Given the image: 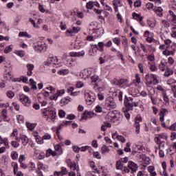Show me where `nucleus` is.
<instances>
[{"mask_svg":"<svg viewBox=\"0 0 176 176\" xmlns=\"http://www.w3.org/2000/svg\"><path fill=\"white\" fill-rule=\"evenodd\" d=\"M103 107L107 109V111H112V109H116L118 105L116 104V102L113 98L109 97L106 99Z\"/></svg>","mask_w":176,"mask_h":176,"instance_id":"obj_1","label":"nucleus"},{"mask_svg":"<svg viewBox=\"0 0 176 176\" xmlns=\"http://www.w3.org/2000/svg\"><path fill=\"white\" fill-rule=\"evenodd\" d=\"M33 49L35 52H39L40 53H45L47 50V46L46 43L43 41H38L33 45Z\"/></svg>","mask_w":176,"mask_h":176,"instance_id":"obj_2","label":"nucleus"},{"mask_svg":"<svg viewBox=\"0 0 176 176\" xmlns=\"http://www.w3.org/2000/svg\"><path fill=\"white\" fill-rule=\"evenodd\" d=\"M124 104L127 111H133L134 109V99L131 97L124 96Z\"/></svg>","mask_w":176,"mask_h":176,"instance_id":"obj_3","label":"nucleus"},{"mask_svg":"<svg viewBox=\"0 0 176 176\" xmlns=\"http://www.w3.org/2000/svg\"><path fill=\"white\" fill-rule=\"evenodd\" d=\"M95 74L96 70L93 68L84 69L82 72L80 73V78H81V79H84V80H86L87 78H91V76H93V75Z\"/></svg>","mask_w":176,"mask_h":176,"instance_id":"obj_4","label":"nucleus"},{"mask_svg":"<svg viewBox=\"0 0 176 176\" xmlns=\"http://www.w3.org/2000/svg\"><path fill=\"white\" fill-rule=\"evenodd\" d=\"M43 113L45 116L49 115L51 118V121H52L53 123L56 122V119H57V111H56V109L50 107L47 109V111H44Z\"/></svg>","mask_w":176,"mask_h":176,"instance_id":"obj_5","label":"nucleus"},{"mask_svg":"<svg viewBox=\"0 0 176 176\" xmlns=\"http://www.w3.org/2000/svg\"><path fill=\"white\" fill-rule=\"evenodd\" d=\"M52 64H53L54 67L56 68L61 67V62L60 60H58V58H57V56L50 57L47 62H45V65H50Z\"/></svg>","mask_w":176,"mask_h":176,"instance_id":"obj_6","label":"nucleus"},{"mask_svg":"<svg viewBox=\"0 0 176 176\" xmlns=\"http://www.w3.org/2000/svg\"><path fill=\"white\" fill-rule=\"evenodd\" d=\"M91 84L94 86V90H100V78L96 73L93 74L91 77Z\"/></svg>","mask_w":176,"mask_h":176,"instance_id":"obj_7","label":"nucleus"},{"mask_svg":"<svg viewBox=\"0 0 176 176\" xmlns=\"http://www.w3.org/2000/svg\"><path fill=\"white\" fill-rule=\"evenodd\" d=\"M166 115H168V110L166 109L162 108L160 109V111L159 113L160 116V122H161V125L164 129H166V123L164 122V116Z\"/></svg>","mask_w":176,"mask_h":176,"instance_id":"obj_8","label":"nucleus"},{"mask_svg":"<svg viewBox=\"0 0 176 176\" xmlns=\"http://www.w3.org/2000/svg\"><path fill=\"white\" fill-rule=\"evenodd\" d=\"M85 97L87 105H91L96 101V95L91 92L86 93Z\"/></svg>","mask_w":176,"mask_h":176,"instance_id":"obj_9","label":"nucleus"},{"mask_svg":"<svg viewBox=\"0 0 176 176\" xmlns=\"http://www.w3.org/2000/svg\"><path fill=\"white\" fill-rule=\"evenodd\" d=\"M19 101L25 105V107H30L31 105V100L25 94L19 95Z\"/></svg>","mask_w":176,"mask_h":176,"instance_id":"obj_10","label":"nucleus"},{"mask_svg":"<svg viewBox=\"0 0 176 176\" xmlns=\"http://www.w3.org/2000/svg\"><path fill=\"white\" fill-rule=\"evenodd\" d=\"M115 85H117V86H119V87L126 89V87H129V80H127L126 78L116 80Z\"/></svg>","mask_w":176,"mask_h":176,"instance_id":"obj_11","label":"nucleus"},{"mask_svg":"<svg viewBox=\"0 0 176 176\" xmlns=\"http://www.w3.org/2000/svg\"><path fill=\"white\" fill-rule=\"evenodd\" d=\"M167 85L171 86L173 97L176 98V80L174 78H169L167 80Z\"/></svg>","mask_w":176,"mask_h":176,"instance_id":"obj_12","label":"nucleus"},{"mask_svg":"<svg viewBox=\"0 0 176 176\" xmlns=\"http://www.w3.org/2000/svg\"><path fill=\"white\" fill-rule=\"evenodd\" d=\"M128 168L131 170V174H134V173H137V170H138V164L133 161H129L128 162Z\"/></svg>","mask_w":176,"mask_h":176,"instance_id":"obj_13","label":"nucleus"},{"mask_svg":"<svg viewBox=\"0 0 176 176\" xmlns=\"http://www.w3.org/2000/svg\"><path fill=\"white\" fill-rule=\"evenodd\" d=\"M65 93V91H64V89L57 90L55 94L50 96V100H51V101H57L58 97H61Z\"/></svg>","mask_w":176,"mask_h":176,"instance_id":"obj_14","label":"nucleus"},{"mask_svg":"<svg viewBox=\"0 0 176 176\" xmlns=\"http://www.w3.org/2000/svg\"><path fill=\"white\" fill-rule=\"evenodd\" d=\"M97 44H92L91 45V47L89 50L88 54L89 56H97Z\"/></svg>","mask_w":176,"mask_h":176,"instance_id":"obj_15","label":"nucleus"},{"mask_svg":"<svg viewBox=\"0 0 176 176\" xmlns=\"http://www.w3.org/2000/svg\"><path fill=\"white\" fill-rule=\"evenodd\" d=\"M72 123V122L71 121H63V122L58 126L56 127V134H58L60 133V130H61V129H63L64 126H69Z\"/></svg>","mask_w":176,"mask_h":176,"instance_id":"obj_16","label":"nucleus"},{"mask_svg":"<svg viewBox=\"0 0 176 176\" xmlns=\"http://www.w3.org/2000/svg\"><path fill=\"white\" fill-rule=\"evenodd\" d=\"M85 52L84 50L78 52H71L69 54V56L70 57H85Z\"/></svg>","mask_w":176,"mask_h":176,"instance_id":"obj_17","label":"nucleus"},{"mask_svg":"<svg viewBox=\"0 0 176 176\" xmlns=\"http://www.w3.org/2000/svg\"><path fill=\"white\" fill-rule=\"evenodd\" d=\"M26 68L28 69L27 75L28 76H32V71H34V68H35V66L32 63H28L26 65Z\"/></svg>","mask_w":176,"mask_h":176,"instance_id":"obj_18","label":"nucleus"},{"mask_svg":"<svg viewBox=\"0 0 176 176\" xmlns=\"http://www.w3.org/2000/svg\"><path fill=\"white\" fill-rule=\"evenodd\" d=\"M94 113L91 111H85L81 119H84L85 120H87V119H89L90 118H93Z\"/></svg>","mask_w":176,"mask_h":176,"instance_id":"obj_19","label":"nucleus"},{"mask_svg":"<svg viewBox=\"0 0 176 176\" xmlns=\"http://www.w3.org/2000/svg\"><path fill=\"white\" fill-rule=\"evenodd\" d=\"M45 156L46 157H50V156L54 157V156H57V153L56 151H53L51 148H48L46 151Z\"/></svg>","mask_w":176,"mask_h":176,"instance_id":"obj_20","label":"nucleus"},{"mask_svg":"<svg viewBox=\"0 0 176 176\" xmlns=\"http://www.w3.org/2000/svg\"><path fill=\"white\" fill-rule=\"evenodd\" d=\"M1 116L4 120V122H9L10 119L8 118V110L6 109H3L1 111Z\"/></svg>","mask_w":176,"mask_h":176,"instance_id":"obj_21","label":"nucleus"},{"mask_svg":"<svg viewBox=\"0 0 176 176\" xmlns=\"http://www.w3.org/2000/svg\"><path fill=\"white\" fill-rule=\"evenodd\" d=\"M147 25L150 28H155L156 27V21L153 19H147Z\"/></svg>","mask_w":176,"mask_h":176,"instance_id":"obj_22","label":"nucleus"},{"mask_svg":"<svg viewBox=\"0 0 176 176\" xmlns=\"http://www.w3.org/2000/svg\"><path fill=\"white\" fill-rule=\"evenodd\" d=\"M66 65L67 67H74L75 65V60L71 57L67 58Z\"/></svg>","mask_w":176,"mask_h":176,"instance_id":"obj_23","label":"nucleus"},{"mask_svg":"<svg viewBox=\"0 0 176 176\" xmlns=\"http://www.w3.org/2000/svg\"><path fill=\"white\" fill-rule=\"evenodd\" d=\"M116 56L118 60H121L122 64H125L126 60L124 59V56L123 55V54L121 53L120 51H117Z\"/></svg>","mask_w":176,"mask_h":176,"instance_id":"obj_24","label":"nucleus"},{"mask_svg":"<svg viewBox=\"0 0 176 176\" xmlns=\"http://www.w3.org/2000/svg\"><path fill=\"white\" fill-rule=\"evenodd\" d=\"M132 17L134 20H137V21H139V23H141V21H142V16H141V15L138 14L137 12H133Z\"/></svg>","mask_w":176,"mask_h":176,"instance_id":"obj_25","label":"nucleus"},{"mask_svg":"<svg viewBox=\"0 0 176 176\" xmlns=\"http://www.w3.org/2000/svg\"><path fill=\"white\" fill-rule=\"evenodd\" d=\"M153 10L158 17H163V8L162 7H158L157 9L154 8Z\"/></svg>","mask_w":176,"mask_h":176,"instance_id":"obj_26","label":"nucleus"},{"mask_svg":"<svg viewBox=\"0 0 176 176\" xmlns=\"http://www.w3.org/2000/svg\"><path fill=\"white\" fill-rule=\"evenodd\" d=\"M104 42L100 41L96 45V49L98 50V52H100V53H102L104 52Z\"/></svg>","mask_w":176,"mask_h":176,"instance_id":"obj_27","label":"nucleus"},{"mask_svg":"<svg viewBox=\"0 0 176 176\" xmlns=\"http://www.w3.org/2000/svg\"><path fill=\"white\" fill-rule=\"evenodd\" d=\"M58 75H62V76H65L69 74V69H62L57 72Z\"/></svg>","mask_w":176,"mask_h":176,"instance_id":"obj_28","label":"nucleus"},{"mask_svg":"<svg viewBox=\"0 0 176 176\" xmlns=\"http://www.w3.org/2000/svg\"><path fill=\"white\" fill-rule=\"evenodd\" d=\"M69 102H71V97L67 96L66 98H63L60 100V104L61 105H67Z\"/></svg>","mask_w":176,"mask_h":176,"instance_id":"obj_29","label":"nucleus"},{"mask_svg":"<svg viewBox=\"0 0 176 176\" xmlns=\"http://www.w3.org/2000/svg\"><path fill=\"white\" fill-rule=\"evenodd\" d=\"M21 140L22 141V145L26 146L28 144V138L25 135H21Z\"/></svg>","mask_w":176,"mask_h":176,"instance_id":"obj_30","label":"nucleus"},{"mask_svg":"<svg viewBox=\"0 0 176 176\" xmlns=\"http://www.w3.org/2000/svg\"><path fill=\"white\" fill-rule=\"evenodd\" d=\"M12 166L13 167V173L16 175L19 173V164L17 162H12Z\"/></svg>","mask_w":176,"mask_h":176,"instance_id":"obj_31","label":"nucleus"},{"mask_svg":"<svg viewBox=\"0 0 176 176\" xmlns=\"http://www.w3.org/2000/svg\"><path fill=\"white\" fill-rule=\"evenodd\" d=\"M19 36L20 38H23V36H25L26 38H28L30 39V38H32V36L28 34L27 32H20L19 34Z\"/></svg>","mask_w":176,"mask_h":176,"instance_id":"obj_32","label":"nucleus"},{"mask_svg":"<svg viewBox=\"0 0 176 176\" xmlns=\"http://www.w3.org/2000/svg\"><path fill=\"white\" fill-rule=\"evenodd\" d=\"M108 116H110V118H112L111 120L113 122H114V120H116V122H119V118L116 117V115H115V113L113 111L109 112Z\"/></svg>","mask_w":176,"mask_h":176,"instance_id":"obj_33","label":"nucleus"},{"mask_svg":"<svg viewBox=\"0 0 176 176\" xmlns=\"http://www.w3.org/2000/svg\"><path fill=\"white\" fill-rule=\"evenodd\" d=\"M109 153V147L107 145H103L101 147V153L102 155H105V153Z\"/></svg>","mask_w":176,"mask_h":176,"instance_id":"obj_34","label":"nucleus"},{"mask_svg":"<svg viewBox=\"0 0 176 176\" xmlns=\"http://www.w3.org/2000/svg\"><path fill=\"white\" fill-rule=\"evenodd\" d=\"M61 144H58L54 146V149L56 152H58L59 155H63V148Z\"/></svg>","mask_w":176,"mask_h":176,"instance_id":"obj_35","label":"nucleus"},{"mask_svg":"<svg viewBox=\"0 0 176 176\" xmlns=\"http://www.w3.org/2000/svg\"><path fill=\"white\" fill-rule=\"evenodd\" d=\"M151 80L153 85L159 84V80L157 79V76L156 74H151Z\"/></svg>","mask_w":176,"mask_h":176,"instance_id":"obj_36","label":"nucleus"},{"mask_svg":"<svg viewBox=\"0 0 176 176\" xmlns=\"http://www.w3.org/2000/svg\"><path fill=\"white\" fill-rule=\"evenodd\" d=\"M30 82L31 89L32 90H36L38 89L37 87H36V82H35L34 80V79L30 78Z\"/></svg>","mask_w":176,"mask_h":176,"instance_id":"obj_37","label":"nucleus"},{"mask_svg":"<svg viewBox=\"0 0 176 176\" xmlns=\"http://www.w3.org/2000/svg\"><path fill=\"white\" fill-rule=\"evenodd\" d=\"M152 74H146L144 77L145 80L147 82L148 85H152Z\"/></svg>","mask_w":176,"mask_h":176,"instance_id":"obj_38","label":"nucleus"},{"mask_svg":"<svg viewBox=\"0 0 176 176\" xmlns=\"http://www.w3.org/2000/svg\"><path fill=\"white\" fill-rule=\"evenodd\" d=\"M166 68H167V63L161 62L159 65V69L163 72L166 70Z\"/></svg>","mask_w":176,"mask_h":176,"instance_id":"obj_39","label":"nucleus"},{"mask_svg":"<svg viewBox=\"0 0 176 176\" xmlns=\"http://www.w3.org/2000/svg\"><path fill=\"white\" fill-rule=\"evenodd\" d=\"M86 8H87V9L91 10V9H93V8H94V1H89V2H87L86 3Z\"/></svg>","mask_w":176,"mask_h":176,"instance_id":"obj_40","label":"nucleus"},{"mask_svg":"<svg viewBox=\"0 0 176 176\" xmlns=\"http://www.w3.org/2000/svg\"><path fill=\"white\" fill-rule=\"evenodd\" d=\"M173 74H174V72H173L171 69L167 68L166 72H164V76H166V78H168V76H171Z\"/></svg>","mask_w":176,"mask_h":176,"instance_id":"obj_41","label":"nucleus"},{"mask_svg":"<svg viewBox=\"0 0 176 176\" xmlns=\"http://www.w3.org/2000/svg\"><path fill=\"white\" fill-rule=\"evenodd\" d=\"M59 172L60 173V176L67 175L68 174V170H67V168L64 166L60 168V171Z\"/></svg>","mask_w":176,"mask_h":176,"instance_id":"obj_42","label":"nucleus"},{"mask_svg":"<svg viewBox=\"0 0 176 176\" xmlns=\"http://www.w3.org/2000/svg\"><path fill=\"white\" fill-rule=\"evenodd\" d=\"M11 158L12 160H17V159H19V153H17V151H12Z\"/></svg>","mask_w":176,"mask_h":176,"instance_id":"obj_43","label":"nucleus"},{"mask_svg":"<svg viewBox=\"0 0 176 176\" xmlns=\"http://www.w3.org/2000/svg\"><path fill=\"white\" fill-rule=\"evenodd\" d=\"M12 50H13V45H10L5 47L3 53H5L6 54H8V53H10Z\"/></svg>","mask_w":176,"mask_h":176,"instance_id":"obj_44","label":"nucleus"},{"mask_svg":"<svg viewBox=\"0 0 176 176\" xmlns=\"http://www.w3.org/2000/svg\"><path fill=\"white\" fill-rule=\"evenodd\" d=\"M129 91L131 92V96H135V94H137V92L138 91V89H137L135 87H130Z\"/></svg>","mask_w":176,"mask_h":176,"instance_id":"obj_45","label":"nucleus"},{"mask_svg":"<svg viewBox=\"0 0 176 176\" xmlns=\"http://www.w3.org/2000/svg\"><path fill=\"white\" fill-rule=\"evenodd\" d=\"M154 140L156 142V144L157 145H159V149H160V145H162L163 144H164V142L160 140V138L159 136L158 137H155Z\"/></svg>","mask_w":176,"mask_h":176,"instance_id":"obj_46","label":"nucleus"},{"mask_svg":"<svg viewBox=\"0 0 176 176\" xmlns=\"http://www.w3.org/2000/svg\"><path fill=\"white\" fill-rule=\"evenodd\" d=\"M6 94L7 97L10 99H12V98H13V97H14V92H13V91H12V90L7 91Z\"/></svg>","mask_w":176,"mask_h":176,"instance_id":"obj_47","label":"nucleus"},{"mask_svg":"<svg viewBox=\"0 0 176 176\" xmlns=\"http://www.w3.org/2000/svg\"><path fill=\"white\" fill-rule=\"evenodd\" d=\"M14 53L16 54V56H19V57H21V58L25 56V52L23 50L16 51Z\"/></svg>","mask_w":176,"mask_h":176,"instance_id":"obj_48","label":"nucleus"},{"mask_svg":"<svg viewBox=\"0 0 176 176\" xmlns=\"http://www.w3.org/2000/svg\"><path fill=\"white\" fill-rule=\"evenodd\" d=\"M134 127L135 129H135L136 134H140V130L141 129L140 122H135Z\"/></svg>","mask_w":176,"mask_h":176,"instance_id":"obj_49","label":"nucleus"},{"mask_svg":"<svg viewBox=\"0 0 176 176\" xmlns=\"http://www.w3.org/2000/svg\"><path fill=\"white\" fill-rule=\"evenodd\" d=\"M122 43L124 46V47H127L128 45H129V42L127 41V38L126 37V36H122Z\"/></svg>","mask_w":176,"mask_h":176,"instance_id":"obj_50","label":"nucleus"},{"mask_svg":"<svg viewBox=\"0 0 176 176\" xmlns=\"http://www.w3.org/2000/svg\"><path fill=\"white\" fill-rule=\"evenodd\" d=\"M112 41L116 46H120V38L115 37L112 38Z\"/></svg>","mask_w":176,"mask_h":176,"instance_id":"obj_51","label":"nucleus"},{"mask_svg":"<svg viewBox=\"0 0 176 176\" xmlns=\"http://www.w3.org/2000/svg\"><path fill=\"white\" fill-rule=\"evenodd\" d=\"M149 69L151 71V72H155V71H157V67L155 63H152L150 64Z\"/></svg>","mask_w":176,"mask_h":176,"instance_id":"obj_52","label":"nucleus"},{"mask_svg":"<svg viewBox=\"0 0 176 176\" xmlns=\"http://www.w3.org/2000/svg\"><path fill=\"white\" fill-rule=\"evenodd\" d=\"M65 35L67 36H74V32L72 28L67 29L65 32Z\"/></svg>","mask_w":176,"mask_h":176,"instance_id":"obj_53","label":"nucleus"},{"mask_svg":"<svg viewBox=\"0 0 176 176\" xmlns=\"http://www.w3.org/2000/svg\"><path fill=\"white\" fill-rule=\"evenodd\" d=\"M116 167L117 170H122L123 168V165L121 161H117L116 164Z\"/></svg>","mask_w":176,"mask_h":176,"instance_id":"obj_54","label":"nucleus"},{"mask_svg":"<svg viewBox=\"0 0 176 176\" xmlns=\"http://www.w3.org/2000/svg\"><path fill=\"white\" fill-rule=\"evenodd\" d=\"M95 112H96L97 113H101V112H102V107H101V105L100 104L96 106Z\"/></svg>","mask_w":176,"mask_h":176,"instance_id":"obj_55","label":"nucleus"},{"mask_svg":"<svg viewBox=\"0 0 176 176\" xmlns=\"http://www.w3.org/2000/svg\"><path fill=\"white\" fill-rule=\"evenodd\" d=\"M35 140L36 142H37L40 145H42L45 143V142L43 141V138H41V136L37 137Z\"/></svg>","mask_w":176,"mask_h":176,"instance_id":"obj_56","label":"nucleus"},{"mask_svg":"<svg viewBox=\"0 0 176 176\" xmlns=\"http://www.w3.org/2000/svg\"><path fill=\"white\" fill-rule=\"evenodd\" d=\"M130 142H126V146L124 148V152L129 153L131 152V148H130Z\"/></svg>","mask_w":176,"mask_h":176,"instance_id":"obj_57","label":"nucleus"},{"mask_svg":"<svg viewBox=\"0 0 176 176\" xmlns=\"http://www.w3.org/2000/svg\"><path fill=\"white\" fill-rule=\"evenodd\" d=\"M150 91H151V92H149L148 97L151 99V100H152L153 98V96H153V94H155V89L153 87H151Z\"/></svg>","mask_w":176,"mask_h":176,"instance_id":"obj_58","label":"nucleus"},{"mask_svg":"<svg viewBox=\"0 0 176 176\" xmlns=\"http://www.w3.org/2000/svg\"><path fill=\"white\" fill-rule=\"evenodd\" d=\"M16 119L19 122V123H24V116L21 115H17Z\"/></svg>","mask_w":176,"mask_h":176,"instance_id":"obj_59","label":"nucleus"},{"mask_svg":"<svg viewBox=\"0 0 176 176\" xmlns=\"http://www.w3.org/2000/svg\"><path fill=\"white\" fill-rule=\"evenodd\" d=\"M157 135H158V137H160V139L161 138V140H165L166 141H167V133H162Z\"/></svg>","mask_w":176,"mask_h":176,"instance_id":"obj_60","label":"nucleus"},{"mask_svg":"<svg viewBox=\"0 0 176 176\" xmlns=\"http://www.w3.org/2000/svg\"><path fill=\"white\" fill-rule=\"evenodd\" d=\"M26 126L28 129H29V130H30V131H32V130L35 129V125L28 122H26Z\"/></svg>","mask_w":176,"mask_h":176,"instance_id":"obj_61","label":"nucleus"},{"mask_svg":"<svg viewBox=\"0 0 176 176\" xmlns=\"http://www.w3.org/2000/svg\"><path fill=\"white\" fill-rule=\"evenodd\" d=\"M129 110H127V109H125L124 111V115L126 119V120H130V113H129Z\"/></svg>","mask_w":176,"mask_h":176,"instance_id":"obj_62","label":"nucleus"},{"mask_svg":"<svg viewBox=\"0 0 176 176\" xmlns=\"http://www.w3.org/2000/svg\"><path fill=\"white\" fill-rule=\"evenodd\" d=\"M166 129L170 131H176V122L173 123L171 126L167 127Z\"/></svg>","mask_w":176,"mask_h":176,"instance_id":"obj_63","label":"nucleus"},{"mask_svg":"<svg viewBox=\"0 0 176 176\" xmlns=\"http://www.w3.org/2000/svg\"><path fill=\"white\" fill-rule=\"evenodd\" d=\"M45 166H43V164L42 162H38L37 164V170H45Z\"/></svg>","mask_w":176,"mask_h":176,"instance_id":"obj_64","label":"nucleus"}]
</instances>
